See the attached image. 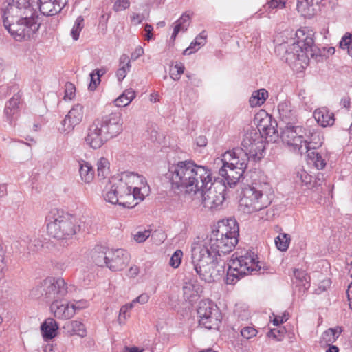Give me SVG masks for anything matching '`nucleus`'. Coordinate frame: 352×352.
<instances>
[{
  "label": "nucleus",
  "mask_w": 352,
  "mask_h": 352,
  "mask_svg": "<svg viewBox=\"0 0 352 352\" xmlns=\"http://www.w3.org/2000/svg\"><path fill=\"white\" fill-rule=\"evenodd\" d=\"M239 225L234 219L218 222L210 234L197 237L191 244V260L199 278L206 282L214 281V267L221 257L230 253L238 243Z\"/></svg>",
  "instance_id": "f257e3e1"
},
{
  "label": "nucleus",
  "mask_w": 352,
  "mask_h": 352,
  "mask_svg": "<svg viewBox=\"0 0 352 352\" xmlns=\"http://www.w3.org/2000/svg\"><path fill=\"white\" fill-rule=\"evenodd\" d=\"M149 192L150 188L142 175L123 172L110 179L102 196L111 204L132 208L142 201Z\"/></svg>",
  "instance_id": "f03ea898"
},
{
  "label": "nucleus",
  "mask_w": 352,
  "mask_h": 352,
  "mask_svg": "<svg viewBox=\"0 0 352 352\" xmlns=\"http://www.w3.org/2000/svg\"><path fill=\"white\" fill-rule=\"evenodd\" d=\"M168 175L173 188L180 189L187 193L197 194L206 188L212 181L210 170L191 160L182 161L171 165Z\"/></svg>",
  "instance_id": "7ed1b4c3"
},
{
  "label": "nucleus",
  "mask_w": 352,
  "mask_h": 352,
  "mask_svg": "<svg viewBox=\"0 0 352 352\" xmlns=\"http://www.w3.org/2000/svg\"><path fill=\"white\" fill-rule=\"evenodd\" d=\"M295 38L276 44L275 52L291 66L304 69L309 63V56L312 55L313 33L305 29L296 32Z\"/></svg>",
  "instance_id": "20e7f679"
},
{
  "label": "nucleus",
  "mask_w": 352,
  "mask_h": 352,
  "mask_svg": "<svg viewBox=\"0 0 352 352\" xmlns=\"http://www.w3.org/2000/svg\"><path fill=\"white\" fill-rule=\"evenodd\" d=\"M123 130L122 113L111 112L93 122L87 129L85 142L93 149H98L108 140L118 137Z\"/></svg>",
  "instance_id": "39448f33"
},
{
  "label": "nucleus",
  "mask_w": 352,
  "mask_h": 352,
  "mask_svg": "<svg viewBox=\"0 0 352 352\" xmlns=\"http://www.w3.org/2000/svg\"><path fill=\"white\" fill-rule=\"evenodd\" d=\"M274 190L267 177L260 173L253 179L251 185L243 190L239 200V210L244 213L251 214L268 207L273 199Z\"/></svg>",
  "instance_id": "423d86ee"
},
{
  "label": "nucleus",
  "mask_w": 352,
  "mask_h": 352,
  "mask_svg": "<svg viewBox=\"0 0 352 352\" xmlns=\"http://www.w3.org/2000/svg\"><path fill=\"white\" fill-rule=\"evenodd\" d=\"M281 140L290 151L301 155L322 144L314 130L302 126H286L281 133Z\"/></svg>",
  "instance_id": "0eeeda50"
},
{
  "label": "nucleus",
  "mask_w": 352,
  "mask_h": 352,
  "mask_svg": "<svg viewBox=\"0 0 352 352\" xmlns=\"http://www.w3.org/2000/svg\"><path fill=\"white\" fill-rule=\"evenodd\" d=\"M250 158L248 153L240 148L228 151L222 155L219 175L230 187L236 185L243 176Z\"/></svg>",
  "instance_id": "6e6552de"
},
{
  "label": "nucleus",
  "mask_w": 352,
  "mask_h": 352,
  "mask_svg": "<svg viewBox=\"0 0 352 352\" xmlns=\"http://www.w3.org/2000/svg\"><path fill=\"white\" fill-rule=\"evenodd\" d=\"M228 265L227 284H235L244 276L257 272L261 269L257 254L252 250L235 253Z\"/></svg>",
  "instance_id": "1a4fd4ad"
},
{
  "label": "nucleus",
  "mask_w": 352,
  "mask_h": 352,
  "mask_svg": "<svg viewBox=\"0 0 352 352\" xmlns=\"http://www.w3.org/2000/svg\"><path fill=\"white\" fill-rule=\"evenodd\" d=\"M47 232L49 236L57 240H66L76 233L73 219L64 211L54 208L46 217Z\"/></svg>",
  "instance_id": "9d476101"
},
{
  "label": "nucleus",
  "mask_w": 352,
  "mask_h": 352,
  "mask_svg": "<svg viewBox=\"0 0 352 352\" xmlns=\"http://www.w3.org/2000/svg\"><path fill=\"white\" fill-rule=\"evenodd\" d=\"M39 27L38 16L32 9L31 14H24L6 29L16 41H22L33 37Z\"/></svg>",
  "instance_id": "9b49d317"
},
{
  "label": "nucleus",
  "mask_w": 352,
  "mask_h": 352,
  "mask_svg": "<svg viewBox=\"0 0 352 352\" xmlns=\"http://www.w3.org/2000/svg\"><path fill=\"white\" fill-rule=\"evenodd\" d=\"M32 9L30 0H5L1 8L5 28L24 14H31Z\"/></svg>",
  "instance_id": "f8f14e48"
},
{
  "label": "nucleus",
  "mask_w": 352,
  "mask_h": 352,
  "mask_svg": "<svg viewBox=\"0 0 352 352\" xmlns=\"http://www.w3.org/2000/svg\"><path fill=\"white\" fill-rule=\"evenodd\" d=\"M197 316L199 325L208 329H218L221 323L222 315L219 307L208 300L199 302Z\"/></svg>",
  "instance_id": "ddd939ff"
},
{
  "label": "nucleus",
  "mask_w": 352,
  "mask_h": 352,
  "mask_svg": "<svg viewBox=\"0 0 352 352\" xmlns=\"http://www.w3.org/2000/svg\"><path fill=\"white\" fill-rule=\"evenodd\" d=\"M226 187L221 184H209L206 188L200 190L197 193H200L202 197V204L204 208L215 210L221 208L225 201Z\"/></svg>",
  "instance_id": "4468645a"
},
{
  "label": "nucleus",
  "mask_w": 352,
  "mask_h": 352,
  "mask_svg": "<svg viewBox=\"0 0 352 352\" xmlns=\"http://www.w3.org/2000/svg\"><path fill=\"white\" fill-rule=\"evenodd\" d=\"M241 146L254 160H260L265 148L264 137L256 129H251L245 133Z\"/></svg>",
  "instance_id": "2eb2a0df"
},
{
  "label": "nucleus",
  "mask_w": 352,
  "mask_h": 352,
  "mask_svg": "<svg viewBox=\"0 0 352 352\" xmlns=\"http://www.w3.org/2000/svg\"><path fill=\"white\" fill-rule=\"evenodd\" d=\"M43 285L45 298L47 300H59L69 292L67 284L63 278L47 277L43 280Z\"/></svg>",
  "instance_id": "dca6fc26"
},
{
  "label": "nucleus",
  "mask_w": 352,
  "mask_h": 352,
  "mask_svg": "<svg viewBox=\"0 0 352 352\" xmlns=\"http://www.w3.org/2000/svg\"><path fill=\"white\" fill-rule=\"evenodd\" d=\"M257 128L256 129L263 137L265 142L270 138V141H275L278 137L277 123L266 113H261L256 116Z\"/></svg>",
  "instance_id": "f3484780"
},
{
  "label": "nucleus",
  "mask_w": 352,
  "mask_h": 352,
  "mask_svg": "<svg viewBox=\"0 0 352 352\" xmlns=\"http://www.w3.org/2000/svg\"><path fill=\"white\" fill-rule=\"evenodd\" d=\"M129 261L128 252L123 249L108 250L107 267L111 271H120L126 267Z\"/></svg>",
  "instance_id": "a211bd4d"
},
{
  "label": "nucleus",
  "mask_w": 352,
  "mask_h": 352,
  "mask_svg": "<svg viewBox=\"0 0 352 352\" xmlns=\"http://www.w3.org/2000/svg\"><path fill=\"white\" fill-rule=\"evenodd\" d=\"M84 107L80 104H75L66 115L63 120V131L69 133L72 131L75 126L79 124L82 120Z\"/></svg>",
  "instance_id": "6ab92c4d"
},
{
  "label": "nucleus",
  "mask_w": 352,
  "mask_h": 352,
  "mask_svg": "<svg viewBox=\"0 0 352 352\" xmlns=\"http://www.w3.org/2000/svg\"><path fill=\"white\" fill-rule=\"evenodd\" d=\"M50 310L54 317L58 319L67 320L74 316V308L71 304L63 303L59 300H55L52 302Z\"/></svg>",
  "instance_id": "aec40b11"
},
{
  "label": "nucleus",
  "mask_w": 352,
  "mask_h": 352,
  "mask_svg": "<svg viewBox=\"0 0 352 352\" xmlns=\"http://www.w3.org/2000/svg\"><path fill=\"white\" fill-rule=\"evenodd\" d=\"M66 4L65 0H39V10L43 15L53 16L60 12Z\"/></svg>",
  "instance_id": "412c9836"
},
{
  "label": "nucleus",
  "mask_w": 352,
  "mask_h": 352,
  "mask_svg": "<svg viewBox=\"0 0 352 352\" xmlns=\"http://www.w3.org/2000/svg\"><path fill=\"white\" fill-rule=\"evenodd\" d=\"M201 292V285L195 280L185 282L183 285L184 298L190 302L196 300Z\"/></svg>",
  "instance_id": "4be33fe9"
},
{
  "label": "nucleus",
  "mask_w": 352,
  "mask_h": 352,
  "mask_svg": "<svg viewBox=\"0 0 352 352\" xmlns=\"http://www.w3.org/2000/svg\"><path fill=\"white\" fill-rule=\"evenodd\" d=\"M314 118L318 124L322 127L331 126L333 125L335 122L333 113L326 107L316 109L314 112Z\"/></svg>",
  "instance_id": "5701e85b"
},
{
  "label": "nucleus",
  "mask_w": 352,
  "mask_h": 352,
  "mask_svg": "<svg viewBox=\"0 0 352 352\" xmlns=\"http://www.w3.org/2000/svg\"><path fill=\"white\" fill-rule=\"evenodd\" d=\"M323 0H297V10L305 17L310 18L315 14L316 7Z\"/></svg>",
  "instance_id": "b1692460"
},
{
  "label": "nucleus",
  "mask_w": 352,
  "mask_h": 352,
  "mask_svg": "<svg viewBox=\"0 0 352 352\" xmlns=\"http://www.w3.org/2000/svg\"><path fill=\"white\" fill-rule=\"evenodd\" d=\"M58 325L56 321L52 318H47L41 326L42 336L45 340H51L56 337Z\"/></svg>",
  "instance_id": "393cba45"
},
{
  "label": "nucleus",
  "mask_w": 352,
  "mask_h": 352,
  "mask_svg": "<svg viewBox=\"0 0 352 352\" xmlns=\"http://www.w3.org/2000/svg\"><path fill=\"white\" fill-rule=\"evenodd\" d=\"M20 104V96L19 95H14L9 101L6 103L4 109V113L6 116L7 120L11 124L14 116L19 111V106Z\"/></svg>",
  "instance_id": "a878e982"
},
{
  "label": "nucleus",
  "mask_w": 352,
  "mask_h": 352,
  "mask_svg": "<svg viewBox=\"0 0 352 352\" xmlns=\"http://www.w3.org/2000/svg\"><path fill=\"white\" fill-rule=\"evenodd\" d=\"M79 174L83 182L90 184L94 179L95 172L89 162L82 160L79 162Z\"/></svg>",
  "instance_id": "bb28decb"
},
{
  "label": "nucleus",
  "mask_w": 352,
  "mask_h": 352,
  "mask_svg": "<svg viewBox=\"0 0 352 352\" xmlns=\"http://www.w3.org/2000/svg\"><path fill=\"white\" fill-rule=\"evenodd\" d=\"M131 67V60L128 55L122 54L119 58V68L116 71V76L119 82L123 80Z\"/></svg>",
  "instance_id": "cd10ccee"
},
{
  "label": "nucleus",
  "mask_w": 352,
  "mask_h": 352,
  "mask_svg": "<svg viewBox=\"0 0 352 352\" xmlns=\"http://www.w3.org/2000/svg\"><path fill=\"white\" fill-rule=\"evenodd\" d=\"M341 332L342 329L340 327L328 329L322 334L320 343L323 345H330L336 341Z\"/></svg>",
  "instance_id": "c85d7f7f"
},
{
  "label": "nucleus",
  "mask_w": 352,
  "mask_h": 352,
  "mask_svg": "<svg viewBox=\"0 0 352 352\" xmlns=\"http://www.w3.org/2000/svg\"><path fill=\"white\" fill-rule=\"evenodd\" d=\"M104 248L98 246L91 252L93 262L99 267H107L108 251L104 252Z\"/></svg>",
  "instance_id": "c756f323"
},
{
  "label": "nucleus",
  "mask_w": 352,
  "mask_h": 352,
  "mask_svg": "<svg viewBox=\"0 0 352 352\" xmlns=\"http://www.w3.org/2000/svg\"><path fill=\"white\" fill-rule=\"evenodd\" d=\"M268 97V92L265 89L254 91L250 98L249 102L252 107H260L264 104Z\"/></svg>",
  "instance_id": "7c9ffc66"
},
{
  "label": "nucleus",
  "mask_w": 352,
  "mask_h": 352,
  "mask_svg": "<svg viewBox=\"0 0 352 352\" xmlns=\"http://www.w3.org/2000/svg\"><path fill=\"white\" fill-rule=\"evenodd\" d=\"M190 19L189 14L184 13L180 18L176 21L171 36L172 38L175 39L179 32H185L187 30L190 25Z\"/></svg>",
  "instance_id": "2f4dec72"
},
{
  "label": "nucleus",
  "mask_w": 352,
  "mask_h": 352,
  "mask_svg": "<svg viewBox=\"0 0 352 352\" xmlns=\"http://www.w3.org/2000/svg\"><path fill=\"white\" fill-rule=\"evenodd\" d=\"M135 97V92L132 89H126L122 94L114 100L116 107H126L129 105Z\"/></svg>",
  "instance_id": "473e14b6"
},
{
  "label": "nucleus",
  "mask_w": 352,
  "mask_h": 352,
  "mask_svg": "<svg viewBox=\"0 0 352 352\" xmlns=\"http://www.w3.org/2000/svg\"><path fill=\"white\" fill-rule=\"evenodd\" d=\"M98 177L100 179H105L110 173L109 162L105 157H100L97 162Z\"/></svg>",
  "instance_id": "72a5a7b5"
},
{
  "label": "nucleus",
  "mask_w": 352,
  "mask_h": 352,
  "mask_svg": "<svg viewBox=\"0 0 352 352\" xmlns=\"http://www.w3.org/2000/svg\"><path fill=\"white\" fill-rule=\"evenodd\" d=\"M278 111L280 118L285 120L292 118L294 115L292 105L290 102L287 101L280 102L278 105Z\"/></svg>",
  "instance_id": "f704fd0d"
},
{
  "label": "nucleus",
  "mask_w": 352,
  "mask_h": 352,
  "mask_svg": "<svg viewBox=\"0 0 352 352\" xmlns=\"http://www.w3.org/2000/svg\"><path fill=\"white\" fill-rule=\"evenodd\" d=\"M295 179L297 183L305 186H309L312 182V176L309 175L303 168L298 167L296 169Z\"/></svg>",
  "instance_id": "c9c22d12"
},
{
  "label": "nucleus",
  "mask_w": 352,
  "mask_h": 352,
  "mask_svg": "<svg viewBox=\"0 0 352 352\" xmlns=\"http://www.w3.org/2000/svg\"><path fill=\"white\" fill-rule=\"evenodd\" d=\"M234 314V316L240 320H248L250 315V312L247 305L241 302H239L235 305Z\"/></svg>",
  "instance_id": "e433bc0d"
},
{
  "label": "nucleus",
  "mask_w": 352,
  "mask_h": 352,
  "mask_svg": "<svg viewBox=\"0 0 352 352\" xmlns=\"http://www.w3.org/2000/svg\"><path fill=\"white\" fill-rule=\"evenodd\" d=\"M315 150V149H313ZM308 158L318 170L323 169L326 166V161L322 156L316 151H309Z\"/></svg>",
  "instance_id": "4c0bfd02"
},
{
  "label": "nucleus",
  "mask_w": 352,
  "mask_h": 352,
  "mask_svg": "<svg viewBox=\"0 0 352 352\" xmlns=\"http://www.w3.org/2000/svg\"><path fill=\"white\" fill-rule=\"evenodd\" d=\"M276 248L282 251H286L290 243V236L287 234L280 233L274 240Z\"/></svg>",
  "instance_id": "58836bf2"
},
{
  "label": "nucleus",
  "mask_w": 352,
  "mask_h": 352,
  "mask_svg": "<svg viewBox=\"0 0 352 352\" xmlns=\"http://www.w3.org/2000/svg\"><path fill=\"white\" fill-rule=\"evenodd\" d=\"M294 276L296 280L305 289L309 287L310 278L304 270H296L294 271Z\"/></svg>",
  "instance_id": "ea45409f"
},
{
  "label": "nucleus",
  "mask_w": 352,
  "mask_h": 352,
  "mask_svg": "<svg viewBox=\"0 0 352 352\" xmlns=\"http://www.w3.org/2000/svg\"><path fill=\"white\" fill-rule=\"evenodd\" d=\"M84 27V19L82 16H78L71 30V35L74 40L76 41L79 38L80 32Z\"/></svg>",
  "instance_id": "a19ab883"
},
{
  "label": "nucleus",
  "mask_w": 352,
  "mask_h": 352,
  "mask_svg": "<svg viewBox=\"0 0 352 352\" xmlns=\"http://www.w3.org/2000/svg\"><path fill=\"white\" fill-rule=\"evenodd\" d=\"M72 330L74 333L84 338L87 336L85 325L80 321L74 320L71 322Z\"/></svg>",
  "instance_id": "79ce46f5"
},
{
  "label": "nucleus",
  "mask_w": 352,
  "mask_h": 352,
  "mask_svg": "<svg viewBox=\"0 0 352 352\" xmlns=\"http://www.w3.org/2000/svg\"><path fill=\"white\" fill-rule=\"evenodd\" d=\"M133 308V303L126 304L122 306L119 312L118 322L120 325L125 324L126 320L129 317V311Z\"/></svg>",
  "instance_id": "37998d69"
},
{
  "label": "nucleus",
  "mask_w": 352,
  "mask_h": 352,
  "mask_svg": "<svg viewBox=\"0 0 352 352\" xmlns=\"http://www.w3.org/2000/svg\"><path fill=\"white\" fill-rule=\"evenodd\" d=\"M184 65L182 63H176L170 68V76L174 80H179L181 75L184 72Z\"/></svg>",
  "instance_id": "c03bdc74"
},
{
  "label": "nucleus",
  "mask_w": 352,
  "mask_h": 352,
  "mask_svg": "<svg viewBox=\"0 0 352 352\" xmlns=\"http://www.w3.org/2000/svg\"><path fill=\"white\" fill-rule=\"evenodd\" d=\"M9 258L6 255V250L0 243V279L2 278L5 270L7 268Z\"/></svg>",
  "instance_id": "a18cd8bd"
},
{
  "label": "nucleus",
  "mask_w": 352,
  "mask_h": 352,
  "mask_svg": "<svg viewBox=\"0 0 352 352\" xmlns=\"http://www.w3.org/2000/svg\"><path fill=\"white\" fill-rule=\"evenodd\" d=\"M340 47L347 50L349 54L352 57V34L346 33L340 42Z\"/></svg>",
  "instance_id": "49530a36"
},
{
  "label": "nucleus",
  "mask_w": 352,
  "mask_h": 352,
  "mask_svg": "<svg viewBox=\"0 0 352 352\" xmlns=\"http://www.w3.org/2000/svg\"><path fill=\"white\" fill-rule=\"evenodd\" d=\"M45 287L43 285V280L37 285H36L34 287H33L31 289V291L30 292V295L33 298H39L41 296L45 297Z\"/></svg>",
  "instance_id": "de8ad7c7"
},
{
  "label": "nucleus",
  "mask_w": 352,
  "mask_h": 352,
  "mask_svg": "<svg viewBox=\"0 0 352 352\" xmlns=\"http://www.w3.org/2000/svg\"><path fill=\"white\" fill-rule=\"evenodd\" d=\"M151 233L150 230L138 231L133 234V239L137 243H143L151 236Z\"/></svg>",
  "instance_id": "09e8293b"
},
{
  "label": "nucleus",
  "mask_w": 352,
  "mask_h": 352,
  "mask_svg": "<svg viewBox=\"0 0 352 352\" xmlns=\"http://www.w3.org/2000/svg\"><path fill=\"white\" fill-rule=\"evenodd\" d=\"M183 256V252L180 250H176L172 255L170 259V265L174 268H177L179 266Z\"/></svg>",
  "instance_id": "8fccbe9b"
},
{
  "label": "nucleus",
  "mask_w": 352,
  "mask_h": 352,
  "mask_svg": "<svg viewBox=\"0 0 352 352\" xmlns=\"http://www.w3.org/2000/svg\"><path fill=\"white\" fill-rule=\"evenodd\" d=\"M267 5V9L269 10L283 9L285 8L286 0H270Z\"/></svg>",
  "instance_id": "3c124183"
},
{
  "label": "nucleus",
  "mask_w": 352,
  "mask_h": 352,
  "mask_svg": "<svg viewBox=\"0 0 352 352\" xmlns=\"http://www.w3.org/2000/svg\"><path fill=\"white\" fill-rule=\"evenodd\" d=\"M75 91L76 88L74 85L72 83L67 82L65 85V95H64V100H72L75 96Z\"/></svg>",
  "instance_id": "603ef678"
},
{
  "label": "nucleus",
  "mask_w": 352,
  "mask_h": 352,
  "mask_svg": "<svg viewBox=\"0 0 352 352\" xmlns=\"http://www.w3.org/2000/svg\"><path fill=\"white\" fill-rule=\"evenodd\" d=\"M285 334V329H278L275 328L271 329L268 333L267 336L270 338H273L277 341H280L283 340Z\"/></svg>",
  "instance_id": "864d4df0"
},
{
  "label": "nucleus",
  "mask_w": 352,
  "mask_h": 352,
  "mask_svg": "<svg viewBox=\"0 0 352 352\" xmlns=\"http://www.w3.org/2000/svg\"><path fill=\"white\" fill-rule=\"evenodd\" d=\"M257 333L256 329L252 327H245L241 330V336L245 339H250Z\"/></svg>",
  "instance_id": "5fc2aeb1"
},
{
  "label": "nucleus",
  "mask_w": 352,
  "mask_h": 352,
  "mask_svg": "<svg viewBox=\"0 0 352 352\" xmlns=\"http://www.w3.org/2000/svg\"><path fill=\"white\" fill-rule=\"evenodd\" d=\"M130 6V2L128 0H117L113 5V10L116 12L124 10Z\"/></svg>",
  "instance_id": "6e6d98bb"
},
{
  "label": "nucleus",
  "mask_w": 352,
  "mask_h": 352,
  "mask_svg": "<svg viewBox=\"0 0 352 352\" xmlns=\"http://www.w3.org/2000/svg\"><path fill=\"white\" fill-rule=\"evenodd\" d=\"M70 304L72 307L74 308V314H76V311H79L85 308H87L89 305V302L86 300H80Z\"/></svg>",
  "instance_id": "4d7b16f0"
},
{
  "label": "nucleus",
  "mask_w": 352,
  "mask_h": 352,
  "mask_svg": "<svg viewBox=\"0 0 352 352\" xmlns=\"http://www.w3.org/2000/svg\"><path fill=\"white\" fill-rule=\"evenodd\" d=\"M90 83L89 85V89L90 90H94L97 85L100 83V78H99L95 71L94 70L91 74H90Z\"/></svg>",
  "instance_id": "13d9d810"
},
{
  "label": "nucleus",
  "mask_w": 352,
  "mask_h": 352,
  "mask_svg": "<svg viewBox=\"0 0 352 352\" xmlns=\"http://www.w3.org/2000/svg\"><path fill=\"white\" fill-rule=\"evenodd\" d=\"M144 15L143 14H138L133 12L130 15V19L133 25H138L144 20Z\"/></svg>",
  "instance_id": "bf43d9fd"
},
{
  "label": "nucleus",
  "mask_w": 352,
  "mask_h": 352,
  "mask_svg": "<svg viewBox=\"0 0 352 352\" xmlns=\"http://www.w3.org/2000/svg\"><path fill=\"white\" fill-rule=\"evenodd\" d=\"M207 34L205 30L202 31L198 36H196V42L197 43V48L204 46L206 43Z\"/></svg>",
  "instance_id": "052dcab7"
},
{
  "label": "nucleus",
  "mask_w": 352,
  "mask_h": 352,
  "mask_svg": "<svg viewBox=\"0 0 352 352\" xmlns=\"http://www.w3.org/2000/svg\"><path fill=\"white\" fill-rule=\"evenodd\" d=\"M199 48H197V43L196 42V39L190 43V46L186 49L184 52V55H190L193 52L197 51Z\"/></svg>",
  "instance_id": "680f3d73"
},
{
  "label": "nucleus",
  "mask_w": 352,
  "mask_h": 352,
  "mask_svg": "<svg viewBox=\"0 0 352 352\" xmlns=\"http://www.w3.org/2000/svg\"><path fill=\"white\" fill-rule=\"evenodd\" d=\"M149 300V296L147 294H142L139 296H138L135 299H134L131 303H133V306L135 302H140V304H145Z\"/></svg>",
  "instance_id": "e2e57ef3"
},
{
  "label": "nucleus",
  "mask_w": 352,
  "mask_h": 352,
  "mask_svg": "<svg viewBox=\"0 0 352 352\" xmlns=\"http://www.w3.org/2000/svg\"><path fill=\"white\" fill-rule=\"evenodd\" d=\"M153 28L150 24H146L144 25V31L146 32L144 37L147 41H150L153 38Z\"/></svg>",
  "instance_id": "0e129e2a"
},
{
  "label": "nucleus",
  "mask_w": 352,
  "mask_h": 352,
  "mask_svg": "<svg viewBox=\"0 0 352 352\" xmlns=\"http://www.w3.org/2000/svg\"><path fill=\"white\" fill-rule=\"evenodd\" d=\"M144 54V49L141 46H138L135 48L133 52L131 53V58L135 60Z\"/></svg>",
  "instance_id": "69168bd1"
},
{
  "label": "nucleus",
  "mask_w": 352,
  "mask_h": 352,
  "mask_svg": "<svg viewBox=\"0 0 352 352\" xmlns=\"http://www.w3.org/2000/svg\"><path fill=\"white\" fill-rule=\"evenodd\" d=\"M140 272V269L137 265L131 266L128 271V276L129 277H135Z\"/></svg>",
  "instance_id": "338daca9"
},
{
  "label": "nucleus",
  "mask_w": 352,
  "mask_h": 352,
  "mask_svg": "<svg viewBox=\"0 0 352 352\" xmlns=\"http://www.w3.org/2000/svg\"><path fill=\"white\" fill-rule=\"evenodd\" d=\"M346 294H347L349 307L352 309V282L348 286Z\"/></svg>",
  "instance_id": "774afa93"
}]
</instances>
